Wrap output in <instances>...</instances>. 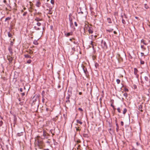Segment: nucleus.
Masks as SVG:
<instances>
[{
	"mask_svg": "<svg viewBox=\"0 0 150 150\" xmlns=\"http://www.w3.org/2000/svg\"><path fill=\"white\" fill-rule=\"evenodd\" d=\"M24 56L26 58H31V57H30V56L28 54H25L24 55Z\"/></svg>",
	"mask_w": 150,
	"mask_h": 150,
	"instance_id": "nucleus-7",
	"label": "nucleus"
},
{
	"mask_svg": "<svg viewBox=\"0 0 150 150\" xmlns=\"http://www.w3.org/2000/svg\"><path fill=\"white\" fill-rule=\"evenodd\" d=\"M51 3L52 4H54V0H51Z\"/></svg>",
	"mask_w": 150,
	"mask_h": 150,
	"instance_id": "nucleus-23",
	"label": "nucleus"
},
{
	"mask_svg": "<svg viewBox=\"0 0 150 150\" xmlns=\"http://www.w3.org/2000/svg\"><path fill=\"white\" fill-rule=\"evenodd\" d=\"M135 18L137 19L138 18V17H135Z\"/></svg>",
	"mask_w": 150,
	"mask_h": 150,
	"instance_id": "nucleus-44",
	"label": "nucleus"
},
{
	"mask_svg": "<svg viewBox=\"0 0 150 150\" xmlns=\"http://www.w3.org/2000/svg\"><path fill=\"white\" fill-rule=\"evenodd\" d=\"M114 33L115 34H116L117 33V32L115 31H114Z\"/></svg>",
	"mask_w": 150,
	"mask_h": 150,
	"instance_id": "nucleus-42",
	"label": "nucleus"
},
{
	"mask_svg": "<svg viewBox=\"0 0 150 150\" xmlns=\"http://www.w3.org/2000/svg\"><path fill=\"white\" fill-rule=\"evenodd\" d=\"M18 135L19 136H21V135H20V133H18Z\"/></svg>",
	"mask_w": 150,
	"mask_h": 150,
	"instance_id": "nucleus-45",
	"label": "nucleus"
},
{
	"mask_svg": "<svg viewBox=\"0 0 150 150\" xmlns=\"http://www.w3.org/2000/svg\"><path fill=\"white\" fill-rule=\"evenodd\" d=\"M79 109V110H80V111H83V110H82V109L81 108H79V109Z\"/></svg>",
	"mask_w": 150,
	"mask_h": 150,
	"instance_id": "nucleus-29",
	"label": "nucleus"
},
{
	"mask_svg": "<svg viewBox=\"0 0 150 150\" xmlns=\"http://www.w3.org/2000/svg\"><path fill=\"white\" fill-rule=\"evenodd\" d=\"M79 94L80 95H81L82 94V92H79Z\"/></svg>",
	"mask_w": 150,
	"mask_h": 150,
	"instance_id": "nucleus-41",
	"label": "nucleus"
},
{
	"mask_svg": "<svg viewBox=\"0 0 150 150\" xmlns=\"http://www.w3.org/2000/svg\"><path fill=\"white\" fill-rule=\"evenodd\" d=\"M122 23L123 24H125V21L123 19H122Z\"/></svg>",
	"mask_w": 150,
	"mask_h": 150,
	"instance_id": "nucleus-24",
	"label": "nucleus"
},
{
	"mask_svg": "<svg viewBox=\"0 0 150 150\" xmlns=\"http://www.w3.org/2000/svg\"><path fill=\"white\" fill-rule=\"evenodd\" d=\"M37 25L38 26H39L40 25H41V23H39V22H38L37 23Z\"/></svg>",
	"mask_w": 150,
	"mask_h": 150,
	"instance_id": "nucleus-27",
	"label": "nucleus"
},
{
	"mask_svg": "<svg viewBox=\"0 0 150 150\" xmlns=\"http://www.w3.org/2000/svg\"><path fill=\"white\" fill-rule=\"evenodd\" d=\"M20 90L21 92H22L23 89L22 88H20Z\"/></svg>",
	"mask_w": 150,
	"mask_h": 150,
	"instance_id": "nucleus-38",
	"label": "nucleus"
},
{
	"mask_svg": "<svg viewBox=\"0 0 150 150\" xmlns=\"http://www.w3.org/2000/svg\"><path fill=\"white\" fill-rule=\"evenodd\" d=\"M141 56L142 57V56H144V53H142V52H141Z\"/></svg>",
	"mask_w": 150,
	"mask_h": 150,
	"instance_id": "nucleus-28",
	"label": "nucleus"
},
{
	"mask_svg": "<svg viewBox=\"0 0 150 150\" xmlns=\"http://www.w3.org/2000/svg\"><path fill=\"white\" fill-rule=\"evenodd\" d=\"M121 125L122 126H123V125H124V123H123V122L122 121H121Z\"/></svg>",
	"mask_w": 150,
	"mask_h": 150,
	"instance_id": "nucleus-35",
	"label": "nucleus"
},
{
	"mask_svg": "<svg viewBox=\"0 0 150 150\" xmlns=\"http://www.w3.org/2000/svg\"><path fill=\"white\" fill-rule=\"evenodd\" d=\"M72 33H68L66 34V35L67 36H69L70 35H71Z\"/></svg>",
	"mask_w": 150,
	"mask_h": 150,
	"instance_id": "nucleus-12",
	"label": "nucleus"
},
{
	"mask_svg": "<svg viewBox=\"0 0 150 150\" xmlns=\"http://www.w3.org/2000/svg\"><path fill=\"white\" fill-rule=\"evenodd\" d=\"M74 23V24H75V25L76 26H77V24L76 23V22H75Z\"/></svg>",
	"mask_w": 150,
	"mask_h": 150,
	"instance_id": "nucleus-32",
	"label": "nucleus"
},
{
	"mask_svg": "<svg viewBox=\"0 0 150 150\" xmlns=\"http://www.w3.org/2000/svg\"><path fill=\"white\" fill-rule=\"evenodd\" d=\"M4 3H6V0H4Z\"/></svg>",
	"mask_w": 150,
	"mask_h": 150,
	"instance_id": "nucleus-40",
	"label": "nucleus"
},
{
	"mask_svg": "<svg viewBox=\"0 0 150 150\" xmlns=\"http://www.w3.org/2000/svg\"><path fill=\"white\" fill-rule=\"evenodd\" d=\"M123 95L126 98L128 96L127 94L126 93H124L123 94Z\"/></svg>",
	"mask_w": 150,
	"mask_h": 150,
	"instance_id": "nucleus-14",
	"label": "nucleus"
},
{
	"mask_svg": "<svg viewBox=\"0 0 150 150\" xmlns=\"http://www.w3.org/2000/svg\"><path fill=\"white\" fill-rule=\"evenodd\" d=\"M127 111V110L126 109V108H125L124 109L123 111V113L124 114H125L126 112Z\"/></svg>",
	"mask_w": 150,
	"mask_h": 150,
	"instance_id": "nucleus-11",
	"label": "nucleus"
},
{
	"mask_svg": "<svg viewBox=\"0 0 150 150\" xmlns=\"http://www.w3.org/2000/svg\"><path fill=\"white\" fill-rule=\"evenodd\" d=\"M138 71L137 69L136 68H134V74L135 75L136 77L137 78H138L139 77V75L138 74Z\"/></svg>",
	"mask_w": 150,
	"mask_h": 150,
	"instance_id": "nucleus-2",
	"label": "nucleus"
},
{
	"mask_svg": "<svg viewBox=\"0 0 150 150\" xmlns=\"http://www.w3.org/2000/svg\"><path fill=\"white\" fill-rule=\"evenodd\" d=\"M111 106H112V107H114V105H113L112 104H111Z\"/></svg>",
	"mask_w": 150,
	"mask_h": 150,
	"instance_id": "nucleus-43",
	"label": "nucleus"
},
{
	"mask_svg": "<svg viewBox=\"0 0 150 150\" xmlns=\"http://www.w3.org/2000/svg\"><path fill=\"white\" fill-rule=\"evenodd\" d=\"M141 47L142 48L144 49V50H145V48L144 47V46L143 45H141Z\"/></svg>",
	"mask_w": 150,
	"mask_h": 150,
	"instance_id": "nucleus-30",
	"label": "nucleus"
},
{
	"mask_svg": "<svg viewBox=\"0 0 150 150\" xmlns=\"http://www.w3.org/2000/svg\"><path fill=\"white\" fill-rule=\"evenodd\" d=\"M27 14V12H25L23 14V16H25Z\"/></svg>",
	"mask_w": 150,
	"mask_h": 150,
	"instance_id": "nucleus-31",
	"label": "nucleus"
},
{
	"mask_svg": "<svg viewBox=\"0 0 150 150\" xmlns=\"http://www.w3.org/2000/svg\"><path fill=\"white\" fill-rule=\"evenodd\" d=\"M125 91H128V89H127V88H125Z\"/></svg>",
	"mask_w": 150,
	"mask_h": 150,
	"instance_id": "nucleus-36",
	"label": "nucleus"
},
{
	"mask_svg": "<svg viewBox=\"0 0 150 150\" xmlns=\"http://www.w3.org/2000/svg\"><path fill=\"white\" fill-rule=\"evenodd\" d=\"M10 19H11V18L10 17H7L5 19V21H6V20H9Z\"/></svg>",
	"mask_w": 150,
	"mask_h": 150,
	"instance_id": "nucleus-22",
	"label": "nucleus"
},
{
	"mask_svg": "<svg viewBox=\"0 0 150 150\" xmlns=\"http://www.w3.org/2000/svg\"><path fill=\"white\" fill-rule=\"evenodd\" d=\"M95 36V38H96V37H97V36H96V35H95V36Z\"/></svg>",
	"mask_w": 150,
	"mask_h": 150,
	"instance_id": "nucleus-46",
	"label": "nucleus"
},
{
	"mask_svg": "<svg viewBox=\"0 0 150 150\" xmlns=\"http://www.w3.org/2000/svg\"><path fill=\"white\" fill-rule=\"evenodd\" d=\"M116 82L118 84H119L120 82V80L119 79H117L116 80Z\"/></svg>",
	"mask_w": 150,
	"mask_h": 150,
	"instance_id": "nucleus-17",
	"label": "nucleus"
},
{
	"mask_svg": "<svg viewBox=\"0 0 150 150\" xmlns=\"http://www.w3.org/2000/svg\"><path fill=\"white\" fill-rule=\"evenodd\" d=\"M33 43L35 45L38 44V43L37 40H35L33 42Z\"/></svg>",
	"mask_w": 150,
	"mask_h": 150,
	"instance_id": "nucleus-13",
	"label": "nucleus"
},
{
	"mask_svg": "<svg viewBox=\"0 0 150 150\" xmlns=\"http://www.w3.org/2000/svg\"><path fill=\"white\" fill-rule=\"evenodd\" d=\"M93 36V35H91V36L92 37Z\"/></svg>",
	"mask_w": 150,
	"mask_h": 150,
	"instance_id": "nucleus-49",
	"label": "nucleus"
},
{
	"mask_svg": "<svg viewBox=\"0 0 150 150\" xmlns=\"http://www.w3.org/2000/svg\"><path fill=\"white\" fill-rule=\"evenodd\" d=\"M102 47L104 49H106L107 48V46L106 42L102 40L101 42Z\"/></svg>",
	"mask_w": 150,
	"mask_h": 150,
	"instance_id": "nucleus-1",
	"label": "nucleus"
},
{
	"mask_svg": "<svg viewBox=\"0 0 150 150\" xmlns=\"http://www.w3.org/2000/svg\"><path fill=\"white\" fill-rule=\"evenodd\" d=\"M8 59L10 62H11L12 60V58L11 57H9Z\"/></svg>",
	"mask_w": 150,
	"mask_h": 150,
	"instance_id": "nucleus-9",
	"label": "nucleus"
},
{
	"mask_svg": "<svg viewBox=\"0 0 150 150\" xmlns=\"http://www.w3.org/2000/svg\"><path fill=\"white\" fill-rule=\"evenodd\" d=\"M145 8L146 9H147V8H149V7L146 4H145Z\"/></svg>",
	"mask_w": 150,
	"mask_h": 150,
	"instance_id": "nucleus-18",
	"label": "nucleus"
},
{
	"mask_svg": "<svg viewBox=\"0 0 150 150\" xmlns=\"http://www.w3.org/2000/svg\"><path fill=\"white\" fill-rule=\"evenodd\" d=\"M13 45V42H11L10 43V45L12 46Z\"/></svg>",
	"mask_w": 150,
	"mask_h": 150,
	"instance_id": "nucleus-34",
	"label": "nucleus"
},
{
	"mask_svg": "<svg viewBox=\"0 0 150 150\" xmlns=\"http://www.w3.org/2000/svg\"><path fill=\"white\" fill-rule=\"evenodd\" d=\"M87 26L88 27V31L90 34H92L93 32V28L91 27H89L88 25Z\"/></svg>",
	"mask_w": 150,
	"mask_h": 150,
	"instance_id": "nucleus-3",
	"label": "nucleus"
},
{
	"mask_svg": "<svg viewBox=\"0 0 150 150\" xmlns=\"http://www.w3.org/2000/svg\"><path fill=\"white\" fill-rule=\"evenodd\" d=\"M21 94H22V96H24L25 95V93H22Z\"/></svg>",
	"mask_w": 150,
	"mask_h": 150,
	"instance_id": "nucleus-39",
	"label": "nucleus"
},
{
	"mask_svg": "<svg viewBox=\"0 0 150 150\" xmlns=\"http://www.w3.org/2000/svg\"><path fill=\"white\" fill-rule=\"evenodd\" d=\"M129 59H132V57L130 54H129Z\"/></svg>",
	"mask_w": 150,
	"mask_h": 150,
	"instance_id": "nucleus-33",
	"label": "nucleus"
},
{
	"mask_svg": "<svg viewBox=\"0 0 150 150\" xmlns=\"http://www.w3.org/2000/svg\"><path fill=\"white\" fill-rule=\"evenodd\" d=\"M31 62V60L30 59H29L27 61V63L28 64L30 63Z\"/></svg>",
	"mask_w": 150,
	"mask_h": 150,
	"instance_id": "nucleus-16",
	"label": "nucleus"
},
{
	"mask_svg": "<svg viewBox=\"0 0 150 150\" xmlns=\"http://www.w3.org/2000/svg\"><path fill=\"white\" fill-rule=\"evenodd\" d=\"M117 110L118 112H119V113L121 112V110H120V109L119 108H117Z\"/></svg>",
	"mask_w": 150,
	"mask_h": 150,
	"instance_id": "nucleus-19",
	"label": "nucleus"
},
{
	"mask_svg": "<svg viewBox=\"0 0 150 150\" xmlns=\"http://www.w3.org/2000/svg\"><path fill=\"white\" fill-rule=\"evenodd\" d=\"M76 122L77 123H79L81 125L82 123V122L80 120H76Z\"/></svg>",
	"mask_w": 150,
	"mask_h": 150,
	"instance_id": "nucleus-8",
	"label": "nucleus"
},
{
	"mask_svg": "<svg viewBox=\"0 0 150 150\" xmlns=\"http://www.w3.org/2000/svg\"><path fill=\"white\" fill-rule=\"evenodd\" d=\"M35 20L37 21H39V20H40L38 18H36L35 19Z\"/></svg>",
	"mask_w": 150,
	"mask_h": 150,
	"instance_id": "nucleus-37",
	"label": "nucleus"
},
{
	"mask_svg": "<svg viewBox=\"0 0 150 150\" xmlns=\"http://www.w3.org/2000/svg\"><path fill=\"white\" fill-rule=\"evenodd\" d=\"M141 42L143 43L145 45H147V44L145 42V41L143 39H142L141 40Z\"/></svg>",
	"mask_w": 150,
	"mask_h": 150,
	"instance_id": "nucleus-4",
	"label": "nucleus"
},
{
	"mask_svg": "<svg viewBox=\"0 0 150 150\" xmlns=\"http://www.w3.org/2000/svg\"><path fill=\"white\" fill-rule=\"evenodd\" d=\"M49 0H47V1H49Z\"/></svg>",
	"mask_w": 150,
	"mask_h": 150,
	"instance_id": "nucleus-48",
	"label": "nucleus"
},
{
	"mask_svg": "<svg viewBox=\"0 0 150 150\" xmlns=\"http://www.w3.org/2000/svg\"><path fill=\"white\" fill-rule=\"evenodd\" d=\"M93 41H91V44L92 45V47L93 48L94 46H93Z\"/></svg>",
	"mask_w": 150,
	"mask_h": 150,
	"instance_id": "nucleus-25",
	"label": "nucleus"
},
{
	"mask_svg": "<svg viewBox=\"0 0 150 150\" xmlns=\"http://www.w3.org/2000/svg\"><path fill=\"white\" fill-rule=\"evenodd\" d=\"M8 50L11 53L12 52V49L11 47L9 48Z\"/></svg>",
	"mask_w": 150,
	"mask_h": 150,
	"instance_id": "nucleus-15",
	"label": "nucleus"
},
{
	"mask_svg": "<svg viewBox=\"0 0 150 150\" xmlns=\"http://www.w3.org/2000/svg\"><path fill=\"white\" fill-rule=\"evenodd\" d=\"M140 63L142 64H144V62L143 61L141 60Z\"/></svg>",
	"mask_w": 150,
	"mask_h": 150,
	"instance_id": "nucleus-26",
	"label": "nucleus"
},
{
	"mask_svg": "<svg viewBox=\"0 0 150 150\" xmlns=\"http://www.w3.org/2000/svg\"><path fill=\"white\" fill-rule=\"evenodd\" d=\"M142 106L141 105H140L139 106V109L142 112L143 110L142 109Z\"/></svg>",
	"mask_w": 150,
	"mask_h": 150,
	"instance_id": "nucleus-10",
	"label": "nucleus"
},
{
	"mask_svg": "<svg viewBox=\"0 0 150 150\" xmlns=\"http://www.w3.org/2000/svg\"><path fill=\"white\" fill-rule=\"evenodd\" d=\"M8 35L9 37H11L12 36V34L9 33H8Z\"/></svg>",
	"mask_w": 150,
	"mask_h": 150,
	"instance_id": "nucleus-20",
	"label": "nucleus"
},
{
	"mask_svg": "<svg viewBox=\"0 0 150 150\" xmlns=\"http://www.w3.org/2000/svg\"><path fill=\"white\" fill-rule=\"evenodd\" d=\"M3 124V122L2 121H0V127L2 126Z\"/></svg>",
	"mask_w": 150,
	"mask_h": 150,
	"instance_id": "nucleus-21",
	"label": "nucleus"
},
{
	"mask_svg": "<svg viewBox=\"0 0 150 150\" xmlns=\"http://www.w3.org/2000/svg\"><path fill=\"white\" fill-rule=\"evenodd\" d=\"M107 21L109 23H112L111 19L110 18H107Z\"/></svg>",
	"mask_w": 150,
	"mask_h": 150,
	"instance_id": "nucleus-5",
	"label": "nucleus"
},
{
	"mask_svg": "<svg viewBox=\"0 0 150 150\" xmlns=\"http://www.w3.org/2000/svg\"><path fill=\"white\" fill-rule=\"evenodd\" d=\"M40 3L39 1H38L37 2L36 4V6H37L38 7H39L40 6Z\"/></svg>",
	"mask_w": 150,
	"mask_h": 150,
	"instance_id": "nucleus-6",
	"label": "nucleus"
},
{
	"mask_svg": "<svg viewBox=\"0 0 150 150\" xmlns=\"http://www.w3.org/2000/svg\"><path fill=\"white\" fill-rule=\"evenodd\" d=\"M44 150H49V149H44Z\"/></svg>",
	"mask_w": 150,
	"mask_h": 150,
	"instance_id": "nucleus-47",
	"label": "nucleus"
}]
</instances>
